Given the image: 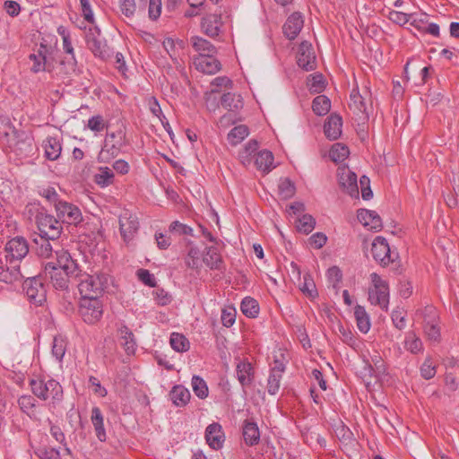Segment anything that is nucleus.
<instances>
[{"instance_id": "obj_1", "label": "nucleus", "mask_w": 459, "mask_h": 459, "mask_svg": "<svg viewBox=\"0 0 459 459\" xmlns=\"http://www.w3.org/2000/svg\"><path fill=\"white\" fill-rule=\"evenodd\" d=\"M56 262L45 264L44 273L56 290H66L71 279L76 277L78 263L73 259L70 253L63 248L56 251Z\"/></svg>"}, {"instance_id": "obj_2", "label": "nucleus", "mask_w": 459, "mask_h": 459, "mask_svg": "<svg viewBox=\"0 0 459 459\" xmlns=\"http://www.w3.org/2000/svg\"><path fill=\"white\" fill-rule=\"evenodd\" d=\"M0 139L5 141L10 150L21 159L34 154L35 145L30 133L15 128L8 117H0Z\"/></svg>"}, {"instance_id": "obj_3", "label": "nucleus", "mask_w": 459, "mask_h": 459, "mask_svg": "<svg viewBox=\"0 0 459 459\" xmlns=\"http://www.w3.org/2000/svg\"><path fill=\"white\" fill-rule=\"evenodd\" d=\"M75 281L82 298H100L108 287L110 278L107 273L89 274L78 267Z\"/></svg>"}, {"instance_id": "obj_4", "label": "nucleus", "mask_w": 459, "mask_h": 459, "mask_svg": "<svg viewBox=\"0 0 459 459\" xmlns=\"http://www.w3.org/2000/svg\"><path fill=\"white\" fill-rule=\"evenodd\" d=\"M30 385L32 393L43 401L51 399L55 403L60 401L63 396L62 386L55 379H31Z\"/></svg>"}, {"instance_id": "obj_5", "label": "nucleus", "mask_w": 459, "mask_h": 459, "mask_svg": "<svg viewBox=\"0 0 459 459\" xmlns=\"http://www.w3.org/2000/svg\"><path fill=\"white\" fill-rule=\"evenodd\" d=\"M36 222L39 231V237L51 238L52 241L56 240L63 230L62 222L53 215L39 212L36 216Z\"/></svg>"}, {"instance_id": "obj_6", "label": "nucleus", "mask_w": 459, "mask_h": 459, "mask_svg": "<svg viewBox=\"0 0 459 459\" xmlns=\"http://www.w3.org/2000/svg\"><path fill=\"white\" fill-rule=\"evenodd\" d=\"M370 277L374 287L368 291V300L372 305L386 310L389 304L388 284L376 273H371Z\"/></svg>"}, {"instance_id": "obj_7", "label": "nucleus", "mask_w": 459, "mask_h": 459, "mask_svg": "<svg viewBox=\"0 0 459 459\" xmlns=\"http://www.w3.org/2000/svg\"><path fill=\"white\" fill-rule=\"evenodd\" d=\"M79 313L85 323L93 325L102 317V302L100 298H81Z\"/></svg>"}, {"instance_id": "obj_8", "label": "nucleus", "mask_w": 459, "mask_h": 459, "mask_svg": "<svg viewBox=\"0 0 459 459\" xmlns=\"http://www.w3.org/2000/svg\"><path fill=\"white\" fill-rule=\"evenodd\" d=\"M28 253L29 245L27 240L22 237H16L6 243L4 249L0 252V255L6 256V258L11 260V263L21 265L22 260Z\"/></svg>"}, {"instance_id": "obj_9", "label": "nucleus", "mask_w": 459, "mask_h": 459, "mask_svg": "<svg viewBox=\"0 0 459 459\" xmlns=\"http://www.w3.org/2000/svg\"><path fill=\"white\" fill-rule=\"evenodd\" d=\"M56 215L62 223H67L70 225L77 226L82 221V214L81 210L74 204L62 201L56 204L55 208Z\"/></svg>"}, {"instance_id": "obj_10", "label": "nucleus", "mask_w": 459, "mask_h": 459, "mask_svg": "<svg viewBox=\"0 0 459 459\" xmlns=\"http://www.w3.org/2000/svg\"><path fill=\"white\" fill-rule=\"evenodd\" d=\"M337 178L340 187L351 197L359 198V186L357 183V175L348 167L339 168Z\"/></svg>"}, {"instance_id": "obj_11", "label": "nucleus", "mask_w": 459, "mask_h": 459, "mask_svg": "<svg viewBox=\"0 0 459 459\" xmlns=\"http://www.w3.org/2000/svg\"><path fill=\"white\" fill-rule=\"evenodd\" d=\"M350 108L359 117V119L365 122L369 117V112L372 109L370 100L361 95L357 90H353L350 96Z\"/></svg>"}, {"instance_id": "obj_12", "label": "nucleus", "mask_w": 459, "mask_h": 459, "mask_svg": "<svg viewBox=\"0 0 459 459\" xmlns=\"http://www.w3.org/2000/svg\"><path fill=\"white\" fill-rule=\"evenodd\" d=\"M297 64L305 71H313L316 68V57L312 44L302 41L297 52Z\"/></svg>"}, {"instance_id": "obj_13", "label": "nucleus", "mask_w": 459, "mask_h": 459, "mask_svg": "<svg viewBox=\"0 0 459 459\" xmlns=\"http://www.w3.org/2000/svg\"><path fill=\"white\" fill-rule=\"evenodd\" d=\"M23 277L21 265L11 263L10 259L0 255V281L11 284L21 281Z\"/></svg>"}, {"instance_id": "obj_14", "label": "nucleus", "mask_w": 459, "mask_h": 459, "mask_svg": "<svg viewBox=\"0 0 459 459\" xmlns=\"http://www.w3.org/2000/svg\"><path fill=\"white\" fill-rule=\"evenodd\" d=\"M371 253L373 258L383 266H386L394 261L389 245L383 237L378 236L374 239L371 245Z\"/></svg>"}, {"instance_id": "obj_15", "label": "nucleus", "mask_w": 459, "mask_h": 459, "mask_svg": "<svg viewBox=\"0 0 459 459\" xmlns=\"http://www.w3.org/2000/svg\"><path fill=\"white\" fill-rule=\"evenodd\" d=\"M23 290L28 299L35 304L41 305L46 300V289L42 282L35 277L25 280Z\"/></svg>"}, {"instance_id": "obj_16", "label": "nucleus", "mask_w": 459, "mask_h": 459, "mask_svg": "<svg viewBox=\"0 0 459 459\" xmlns=\"http://www.w3.org/2000/svg\"><path fill=\"white\" fill-rule=\"evenodd\" d=\"M119 229L124 240L129 242L134 238L139 230L137 217L128 212H125L119 217Z\"/></svg>"}, {"instance_id": "obj_17", "label": "nucleus", "mask_w": 459, "mask_h": 459, "mask_svg": "<svg viewBox=\"0 0 459 459\" xmlns=\"http://www.w3.org/2000/svg\"><path fill=\"white\" fill-rule=\"evenodd\" d=\"M193 63L196 70L207 74H214L221 68L220 61L213 56V54H199L194 58Z\"/></svg>"}, {"instance_id": "obj_18", "label": "nucleus", "mask_w": 459, "mask_h": 459, "mask_svg": "<svg viewBox=\"0 0 459 459\" xmlns=\"http://www.w3.org/2000/svg\"><path fill=\"white\" fill-rule=\"evenodd\" d=\"M225 437L222 428L219 423H212L205 429V440L208 446L214 449H220L224 442Z\"/></svg>"}, {"instance_id": "obj_19", "label": "nucleus", "mask_w": 459, "mask_h": 459, "mask_svg": "<svg viewBox=\"0 0 459 459\" xmlns=\"http://www.w3.org/2000/svg\"><path fill=\"white\" fill-rule=\"evenodd\" d=\"M303 24L304 21L299 13H293L290 15L282 27L286 38L290 40L294 39L303 28Z\"/></svg>"}, {"instance_id": "obj_20", "label": "nucleus", "mask_w": 459, "mask_h": 459, "mask_svg": "<svg viewBox=\"0 0 459 459\" xmlns=\"http://www.w3.org/2000/svg\"><path fill=\"white\" fill-rule=\"evenodd\" d=\"M359 221L370 230L378 231L382 229V220L375 212L367 209H360L357 214Z\"/></svg>"}, {"instance_id": "obj_21", "label": "nucleus", "mask_w": 459, "mask_h": 459, "mask_svg": "<svg viewBox=\"0 0 459 459\" xmlns=\"http://www.w3.org/2000/svg\"><path fill=\"white\" fill-rule=\"evenodd\" d=\"M87 46L94 54V56L100 57L101 59H106L109 56V49L105 42V40L98 34L95 36L94 34L87 35Z\"/></svg>"}, {"instance_id": "obj_22", "label": "nucleus", "mask_w": 459, "mask_h": 459, "mask_svg": "<svg viewBox=\"0 0 459 459\" xmlns=\"http://www.w3.org/2000/svg\"><path fill=\"white\" fill-rule=\"evenodd\" d=\"M121 146V135L119 136L118 141H116L115 143H111L110 140H105L104 145L98 155L99 162H108L111 159L117 157L119 153Z\"/></svg>"}, {"instance_id": "obj_23", "label": "nucleus", "mask_w": 459, "mask_h": 459, "mask_svg": "<svg viewBox=\"0 0 459 459\" xmlns=\"http://www.w3.org/2000/svg\"><path fill=\"white\" fill-rule=\"evenodd\" d=\"M342 117L336 114H331L325 123L324 131L329 140H336L342 134Z\"/></svg>"}, {"instance_id": "obj_24", "label": "nucleus", "mask_w": 459, "mask_h": 459, "mask_svg": "<svg viewBox=\"0 0 459 459\" xmlns=\"http://www.w3.org/2000/svg\"><path fill=\"white\" fill-rule=\"evenodd\" d=\"M237 378L242 386L250 385L253 377L254 370L251 363L247 361H239L236 366Z\"/></svg>"}, {"instance_id": "obj_25", "label": "nucleus", "mask_w": 459, "mask_h": 459, "mask_svg": "<svg viewBox=\"0 0 459 459\" xmlns=\"http://www.w3.org/2000/svg\"><path fill=\"white\" fill-rule=\"evenodd\" d=\"M221 26V16L217 14H209L203 19L202 28L204 32L209 37H215L219 34Z\"/></svg>"}, {"instance_id": "obj_26", "label": "nucleus", "mask_w": 459, "mask_h": 459, "mask_svg": "<svg viewBox=\"0 0 459 459\" xmlns=\"http://www.w3.org/2000/svg\"><path fill=\"white\" fill-rule=\"evenodd\" d=\"M221 106L231 112H237L243 108V100L240 95L232 92L224 93L221 98Z\"/></svg>"}, {"instance_id": "obj_27", "label": "nucleus", "mask_w": 459, "mask_h": 459, "mask_svg": "<svg viewBox=\"0 0 459 459\" xmlns=\"http://www.w3.org/2000/svg\"><path fill=\"white\" fill-rule=\"evenodd\" d=\"M243 437L248 446H255L260 440V431L254 422L246 421L243 427Z\"/></svg>"}, {"instance_id": "obj_28", "label": "nucleus", "mask_w": 459, "mask_h": 459, "mask_svg": "<svg viewBox=\"0 0 459 459\" xmlns=\"http://www.w3.org/2000/svg\"><path fill=\"white\" fill-rule=\"evenodd\" d=\"M121 345L124 347L126 352L130 355L134 354L136 348V342L134 341V333L130 329L123 325L119 329Z\"/></svg>"}, {"instance_id": "obj_29", "label": "nucleus", "mask_w": 459, "mask_h": 459, "mask_svg": "<svg viewBox=\"0 0 459 459\" xmlns=\"http://www.w3.org/2000/svg\"><path fill=\"white\" fill-rule=\"evenodd\" d=\"M273 155L270 151L264 150L255 154V165L257 169L269 172L273 168Z\"/></svg>"}, {"instance_id": "obj_30", "label": "nucleus", "mask_w": 459, "mask_h": 459, "mask_svg": "<svg viewBox=\"0 0 459 459\" xmlns=\"http://www.w3.org/2000/svg\"><path fill=\"white\" fill-rule=\"evenodd\" d=\"M203 262L212 270H220L222 259L218 249L214 247H210L206 248Z\"/></svg>"}, {"instance_id": "obj_31", "label": "nucleus", "mask_w": 459, "mask_h": 459, "mask_svg": "<svg viewBox=\"0 0 459 459\" xmlns=\"http://www.w3.org/2000/svg\"><path fill=\"white\" fill-rule=\"evenodd\" d=\"M91 422L94 426L98 439L101 442L105 441L106 432L103 425V416L98 407H93L91 410Z\"/></svg>"}, {"instance_id": "obj_32", "label": "nucleus", "mask_w": 459, "mask_h": 459, "mask_svg": "<svg viewBox=\"0 0 459 459\" xmlns=\"http://www.w3.org/2000/svg\"><path fill=\"white\" fill-rule=\"evenodd\" d=\"M45 155L50 160H56L59 158L62 151L61 143L54 137H48L44 143Z\"/></svg>"}, {"instance_id": "obj_33", "label": "nucleus", "mask_w": 459, "mask_h": 459, "mask_svg": "<svg viewBox=\"0 0 459 459\" xmlns=\"http://www.w3.org/2000/svg\"><path fill=\"white\" fill-rule=\"evenodd\" d=\"M51 238L46 237H39V240L36 239V243L39 245L37 253L39 256L49 258L52 255L53 251L56 253L57 250V243L51 244Z\"/></svg>"}, {"instance_id": "obj_34", "label": "nucleus", "mask_w": 459, "mask_h": 459, "mask_svg": "<svg viewBox=\"0 0 459 459\" xmlns=\"http://www.w3.org/2000/svg\"><path fill=\"white\" fill-rule=\"evenodd\" d=\"M170 398L177 406H184L190 399V393L184 386L176 385L170 392Z\"/></svg>"}, {"instance_id": "obj_35", "label": "nucleus", "mask_w": 459, "mask_h": 459, "mask_svg": "<svg viewBox=\"0 0 459 459\" xmlns=\"http://www.w3.org/2000/svg\"><path fill=\"white\" fill-rule=\"evenodd\" d=\"M30 59L33 61L31 71L34 73H39L41 71L51 72V65L47 60V56L42 54L39 50L38 54L30 55Z\"/></svg>"}, {"instance_id": "obj_36", "label": "nucleus", "mask_w": 459, "mask_h": 459, "mask_svg": "<svg viewBox=\"0 0 459 459\" xmlns=\"http://www.w3.org/2000/svg\"><path fill=\"white\" fill-rule=\"evenodd\" d=\"M113 170L108 167L99 168L98 172L94 176V182L101 187L113 184Z\"/></svg>"}, {"instance_id": "obj_37", "label": "nucleus", "mask_w": 459, "mask_h": 459, "mask_svg": "<svg viewBox=\"0 0 459 459\" xmlns=\"http://www.w3.org/2000/svg\"><path fill=\"white\" fill-rule=\"evenodd\" d=\"M258 149V143L255 140L249 141L238 153L240 162L244 166H248L252 161V156Z\"/></svg>"}, {"instance_id": "obj_38", "label": "nucleus", "mask_w": 459, "mask_h": 459, "mask_svg": "<svg viewBox=\"0 0 459 459\" xmlns=\"http://www.w3.org/2000/svg\"><path fill=\"white\" fill-rule=\"evenodd\" d=\"M354 316L357 321V326L359 331L364 333H368L370 329V321L365 308L358 305L355 307Z\"/></svg>"}, {"instance_id": "obj_39", "label": "nucleus", "mask_w": 459, "mask_h": 459, "mask_svg": "<svg viewBox=\"0 0 459 459\" xmlns=\"http://www.w3.org/2000/svg\"><path fill=\"white\" fill-rule=\"evenodd\" d=\"M331 108V101L325 95L316 97L312 103V109L318 116L326 115Z\"/></svg>"}, {"instance_id": "obj_40", "label": "nucleus", "mask_w": 459, "mask_h": 459, "mask_svg": "<svg viewBox=\"0 0 459 459\" xmlns=\"http://www.w3.org/2000/svg\"><path fill=\"white\" fill-rule=\"evenodd\" d=\"M242 313L247 317L254 318L259 313V306L257 301L250 297H246L240 305Z\"/></svg>"}, {"instance_id": "obj_41", "label": "nucleus", "mask_w": 459, "mask_h": 459, "mask_svg": "<svg viewBox=\"0 0 459 459\" xmlns=\"http://www.w3.org/2000/svg\"><path fill=\"white\" fill-rule=\"evenodd\" d=\"M169 342L172 349L178 352H185L190 347L189 341L178 333H171Z\"/></svg>"}, {"instance_id": "obj_42", "label": "nucleus", "mask_w": 459, "mask_h": 459, "mask_svg": "<svg viewBox=\"0 0 459 459\" xmlns=\"http://www.w3.org/2000/svg\"><path fill=\"white\" fill-rule=\"evenodd\" d=\"M249 134L248 127L245 125L235 126L228 134V140L232 145L238 144Z\"/></svg>"}, {"instance_id": "obj_43", "label": "nucleus", "mask_w": 459, "mask_h": 459, "mask_svg": "<svg viewBox=\"0 0 459 459\" xmlns=\"http://www.w3.org/2000/svg\"><path fill=\"white\" fill-rule=\"evenodd\" d=\"M191 41L193 48L200 54L211 55L216 52L215 47L203 38L193 37Z\"/></svg>"}, {"instance_id": "obj_44", "label": "nucleus", "mask_w": 459, "mask_h": 459, "mask_svg": "<svg viewBox=\"0 0 459 459\" xmlns=\"http://www.w3.org/2000/svg\"><path fill=\"white\" fill-rule=\"evenodd\" d=\"M349 148L340 143H334L330 152H329V157L331 160L334 162H340L344 160L349 156Z\"/></svg>"}, {"instance_id": "obj_45", "label": "nucleus", "mask_w": 459, "mask_h": 459, "mask_svg": "<svg viewBox=\"0 0 459 459\" xmlns=\"http://www.w3.org/2000/svg\"><path fill=\"white\" fill-rule=\"evenodd\" d=\"M316 226V220L310 214H303L297 221V229L304 234L310 233Z\"/></svg>"}, {"instance_id": "obj_46", "label": "nucleus", "mask_w": 459, "mask_h": 459, "mask_svg": "<svg viewBox=\"0 0 459 459\" xmlns=\"http://www.w3.org/2000/svg\"><path fill=\"white\" fill-rule=\"evenodd\" d=\"M307 86L311 92H314V93L321 92L325 87V79H324L323 74H315L310 75L307 78Z\"/></svg>"}, {"instance_id": "obj_47", "label": "nucleus", "mask_w": 459, "mask_h": 459, "mask_svg": "<svg viewBox=\"0 0 459 459\" xmlns=\"http://www.w3.org/2000/svg\"><path fill=\"white\" fill-rule=\"evenodd\" d=\"M186 264L187 267L192 269H197L201 264L200 251L196 247L191 246V243H189Z\"/></svg>"}, {"instance_id": "obj_48", "label": "nucleus", "mask_w": 459, "mask_h": 459, "mask_svg": "<svg viewBox=\"0 0 459 459\" xmlns=\"http://www.w3.org/2000/svg\"><path fill=\"white\" fill-rule=\"evenodd\" d=\"M66 350V342L62 336H56L53 340L52 354L58 360L61 361Z\"/></svg>"}, {"instance_id": "obj_49", "label": "nucleus", "mask_w": 459, "mask_h": 459, "mask_svg": "<svg viewBox=\"0 0 459 459\" xmlns=\"http://www.w3.org/2000/svg\"><path fill=\"white\" fill-rule=\"evenodd\" d=\"M193 391L196 396L201 399L207 397L208 387L205 381L198 376H194L192 378Z\"/></svg>"}, {"instance_id": "obj_50", "label": "nucleus", "mask_w": 459, "mask_h": 459, "mask_svg": "<svg viewBox=\"0 0 459 459\" xmlns=\"http://www.w3.org/2000/svg\"><path fill=\"white\" fill-rule=\"evenodd\" d=\"M405 348L411 353H418L422 350V342L414 333H409L405 339Z\"/></svg>"}, {"instance_id": "obj_51", "label": "nucleus", "mask_w": 459, "mask_h": 459, "mask_svg": "<svg viewBox=\"0 0 459 459\" xmlns=\"http://www.w3.org/2000/svg\"><path fill=\"white\" fill-rule=\"evenodd\" d=\"M278 188L280 195L284 199L290 198L295 194L294 184L289 178L281 179Z\"/></svg>"}, {"instance_id": "obj_52", "label": "nucleus", "mask_w": 459, "mask_h": 459, "mask_svg": "<svg viewBox=\"0 0 459 459\" xmlns=\"http://www.w3.org/2000/svg\"><path fill=\"white\" fill-rule=\"evenodd\" d=\"M162 45H163V48L166 50V52L170 56L173 64L177 67H180L181 66L180 59L176 55V46H175L174 40L170 38H168V39H164Z\"/></svg>"}, {"instance_id": "obj_53", "label": "nucleus", "mask_w": 459, "mask_h": 459, "mask_svg": "<svg viewBox=\"0 0 459 459\" xmlns=\"http://www.w3.org/2000/svg\"><path fill=\"white\" fill-rule=\"evenodd\" d=\"M39 195L44 197L48 202L53 204L55 208L56 207V204L61 203L62 201L58 198V194L54 187L48 186L46 188H42L39 191Z\"/></svg>"}, {"instance_id": "obj_54", "label": "nucleus", "mask_w": 459, "mask_h": 459, "mask_svg": "<svg viewBox=\"0 0 459 459\" xmlns=\"http://www.w3.org/2000/svg\"><path fill=\"white\" fill-rule=\"evenodd\" d=\"M169 231L178 235L193 236V229L178 221H175L169 225Z\"/></svg>"}, {"instance_id": "obj_55", "label": "nucleus", "mask_w": 459, "mask_h": 459, "mask_svg": "<svg viewBox=\"0 0 459 459\" xmlns=\"http://www.w3.org/2000/svg\"><path fill=\"white\" fill-rule=\"evenodd\" d=\"M232 85H233L232 81L230 78H228L226 76H219L212 80V86H213L214 89H212L211 91L212 92H219L220 88L230 89V88H232Z\"/></svg>"}, {"instance_id": "obj_56", "label": "nucleus", "mask_w": 459, "mask_h": 459, "mask_svg": "<svg viewBox=\"0 0 459 459\" xmlns=\"http://www.w3.org/2000/svg\"><path fill=\"white\" fill-rule=\"evenodd\" d=\"M281 376L273 374L272 372L270 373L267 381V391L270 394L273 395L279 391L281 385Z\"/></svg>"}, {"instance_id": "obj_57", "label": "nucleus", "mask_w": 459, "mask_h": 459, "mask_svg": "<svg viewBox=\"0 0 459 459\" xmlns=\"http://www.w3.org/2000/svg\"><path fill=\"white\" fill-rule=\"evenodd\" d=\"M421 377L430 379L436 375V368L430 359H427L420 367Z\"/></svg>"}, {"instance_id": "obj_58", "label": "nucleus", "mask_w": 459, "mask_h": 459, "mask_svg": "<svg viewBox=\"0 0 459 459\" xmlns=\"http://www.w3.org/2000/svg\"><path fill=\"white\" fill-rule=\"evenodd\" d=\"M161 13V0H150L149 1V18L156 21Z\"/></svg>"}, {"instance_id": "obj_59", "label": "nucleus", "mask_w": 459, "mask_h": 459, "mask_svg": "<svg viewBox=\"0 0 459 459\" xmlns=\"http://www.w3.org/2000/svg\"><path fill=\"white\" fill-rule=\"evenodd\" d=\"M119 6L121 13L126 17L133 16L136 9L134 0H119Z\"/></svg>"}, {"instance_id": "obj_60", "label": "nucleus", "mask_w": 459, "mask_h": 459, "mask_svg": "<svg viewBox=\"0 0 459 459\" xmlns=\"http://www.w3.org/2000/svg\"><path fill=\"white\" fill-rule=\"evenodd\" d=\"M410 14L398 11H390L388 14L389 20L398 25L407 23L410 20Z\"/></svg>"}, {"instance_id": "obj_61", "label": "nucleus", "mask_w": 459, "mask_h": 459, "mask_svg": "<svg viewBox=\"0 0 459 459\" xmlns=\"http://www.w3.org/2000/svg\"><path fill=\"white\" fill-rule=\"evenodd\" d=\"M20 408L26 413L35 407V399L30 395H22L19 398Z\"/></svg>"}, {"instance_id": "obj_62", "label": "nucleus", "mask_w": 459, "mask_h": 459, "mask_svg": "<svg viewBox=\"0 0 459 459\" xmlns=\"http://www.w3.org/2000/svg\"><path fill=\"white\" fill-rule=\"evenodd\" d=\"M392 321L396 328L402 330L406 325L405 313L402 310L396 309L392 313Z\"/></svg>"}, {"instance_id": "obj_63", "label": "nucleus", "mask_w": 459, "mask_h": 459, "mask_svg": "<svg viewBox=\"0 0 459 459\" xmlns=\"http://www.w3.org/2000/svg\"><path fill=\"white\" fill-rule=\"evenodd\" d=\"M137 276L141 281L150 287H154L156 284L153 274L150 273L148 270L139 269L137 271Z\"/></svg>"}, {"instance_id": "obj_64", "label": "nucleus", "mask_w": 459, "mask_h": 459, "mask_svg": "<svg viewBox=\"0 0 459 459\" xmlns=\"http://www.w3.org/2000/svg\"><path fill=\"white\" fill-rule=\"evenodd\" d=\"M37 454L40 459H60L59 451L54 448L39 449Z\"/></svg>"}]
</instances>
